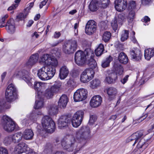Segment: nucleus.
I'll list each match as a JSON object with an SVG mask.
<instances>
[{"label": "nucleus", "instance_id": "052dcab7", "mask_svg": "<svg viewBox=\"0 0 154 154\" xmlns=\"http://www.w3.org/2000/svg\"><path fill=\"white\" fill-rule=\"evenodd\" d=\"M0 154H8L7 150L4 147H0Z\"/></svg>", "mask_w": 154, "mask_h": 154}, {"label": "nucleus", "instance_id": "c85d7f7f", "mask_svg": "<svg viewBox=\"0 0 154 154\" xmlns=\"http://www.w3.org/2000/svg\"><path fill=\"white\" fill-rule=\"evenodd\" d=\"M154 55V48H149L145 50L144 56L146 59L150 60L151 57Z\"/></svg>", "mask_w": 154, "mask_h": 154}, {"label": "nucleus", "instance_id": "6e6d98bb", "mask_svg": "<svg viewBox=\"0 0 154 154\" xmlns=\"http://www.w3.org/2000/svg\"><path fill=\"white\" fill-rule=\"evenodd\" d=\"M31 59H29V60L25 64L24 66L29 69L31 68L32 66L34 65V63L31 61Z\"/></svg>", "mask_w": 154, "mask_h": 154}, {"label": "nucleus", "instance_id": "7c9ffc66", "mask_svg": "<svg viewBox=\"0 0 154 154\" xmlns=\"http://www.w3.org/2000/svg\"><path fill=\"white\" fill-rule=\"evenodd\" d=\"M51 55L48 54H45L43 55L40 58V62H42L48 65L51 61Z\"/></svg>", "mask_w": 154, "mask_h": 154}, {"label": "nucleus", "instance_id": "a211bd4d", "mask_svg": "<svg viewBox=\"0 0 154 154\" xmlns=\"http://www.w3.org/2000/svg\"><path fill=\"white\" fill-rule=\"evenodd\" d=\"M70 122L69 118L66 116H62L59 119L58 125L59 128L62 129L63 128L67 125L68 123Z\"/></svg>", "mask_w": 154, "mask_h": 154}, {"label": "nucleus", "instance_id": "39448f33", "mask_svg": "<svg viewBox=\"0 0 154 154\" xmlns=\"http://www.w3.org/2000/svg\"><path fill=\"white\" fill-rule=\"evenodd\" d=\"M77 48V41L74 39H71L64 42L62 50L65 54H70L75 51Z\"/></svg>", "mask_w": 154, "mask_h": 154}, {"label": "nucleus", "instance_id": "bf43d9fd", "mask_svg": "<svg viewBox=\"0 0 154 154\" xmlns=\"http://www.w3.org/2000/svg\"><path fill=\"white\" fill-rule=\"evenodd\" d=\"M6 103L4 100H2L0 101V110L4 108H7L5 104Z\"/></svg>", "mask_w": 154, "mask_h": 154}, {"label": "nucleus", "instance_id": "dca6fc26", "mask_svg": "<svg viewBox=\"0 0 154 154\" xmlns=\"http://www.w3.org/2000/svg\"><path fill=\"white\" fill-rule=\"evenodd\" d=\"M102 98L99 95L93 96L90 101V105L93 107H97L99 106L102 102Z\"/></svg>", "mask_w": 154, "mask_h": 154}, {"label": "nucleus", "instance_id": "393cba45", "mask_svg": "<svg viewBox=\"0 0 154 154\" xmlns=\"http://www.w3.org/2000/svg\"><path fill=\"white\" fill-rule=\"evenodd\" d=\"M6 29L8 32L11 33H13L15 31L14 23L12 19L8 20L6 23Z\"/></svg>", "mask_w": 154, "mask_h": 154}, {"label": "nucleus", "instance_id": "9b49d317", "mask_svg": "<svg viewBox=\"0 0 154 154\" xmlns=\"http://www.w3.org/2000/svg\"><path fill=\"white\" fill-rule=\"evenodd\" d=\"M75 63L79 66L84 65L86 60V56L85 53L81 50L77 51L75 54Z\"/></svg>", "mask_w": 154, "mask_h": 154}, {"label": "nucleus", "instance_id": "13d9d810", "mask_svg": "<svg viewBox=\"0 0 154 154\" xmlns=\"http://www.w3.org/2000/svg\"><path fill=\"white\" fill-rule=\"evenodd\" d=\"M100 26L102 29H106L107 28L106 23L104 21H101L100 23Z\"/></svg>", "mask_w": 154, "mask_h": 154}, {"label": "nucleus", "instance_id": "aec40b11", "mask_svg": "<svg viewBox=\"0 0 154 154\" xmlns=\"http://www.w3.org/2000/svg\"><path fill=\"white\" fill-rule=\"evenodd\" d=\"M45 66H42L38 70L37 75L38 77L42 80H48V75L45 71Z\"/></svg>", "mask_w": 154, "mask_h": 154}, {"label": "nucleus", "instance_id": "58836bf2", "mask_svg": "<svg viewBox=\"0 0 154 154\" xmlns=\"http://www.w3.org/2000/svg\"><path fill=\"white\" fill-rule=\"evenodd\" d=\"M129 37V31L128 30H123L121 34V40L124 42Z\"/></svg>", "mask_w": 154, "mask_h": 154}, {"label": "nucleus", "instance_id": "8fccbe9b", "mask_svg": "<svg viewBox=\"0 0 154 154\" xmlns=\"http://www.w3.org/2000/svg\"><path fill=\"white\" fill-rule=\"evenodd\" d=\"M38 58V54H35L31 56L30 59H31V61L35 64L37 62Z\"/></svg>", "mask_w": 154, "mask_h": 154}, {"label": "nucleus", "instance_id": "79ce46f5", "mask_svg": "<svg viewBox=\"0 0 154 154\" xmlns=\"http://www.w3.org/2000/svg\"><path fill=\"white\" fill-rule=\"evenodd\" d=\"M84 116V112L82 110H79L77 111L74 114L73 117L79 119L80 120L82 121Z\"/></svg>", "mask_w": 154, "mask_h": 154}, {"label": "nucleus", "instance_id": "a19ab883", "mask_svg": "<svg viewBox=\"0 0 154 154\" xmlns=\"http://www.w3.org/2000/svg\"><path fill=\"white\" fill-rule=\"evenodd\" d=\"M91 86L92 88H95L99 87L100 85V80L98 79H95L90 82Z\"/></svg>", "mask_w": 154, "mask_h": 154}, {"label": "nucleus", "instance_id": "c03bdc74", "mask_svg": "<svg viewBox=\"0 0 154 154\" xmlns=\"http://www.w3.org/2000/svg\"><path fill=\"white\" fill-rule=\"evenodd\" d=\"M114 19L116 20L118 23L121 24V25H122V22L125 19V17L123 14H119L117 17H115Z\"/></svg>", "mask_w": 154, "mask_h": 154}, {"label": "nucleus", "instance_id": "ddd939ff", "mask_svg": "<svg viewBox=\"0 0 154 154\" xmlns=\"http://www.w3.org/2000/svg\"><path fill=\"white\" fill-rule=\"evenodd\" d=\"M97 23L93 20H90L86 23L85 32L88 35H91L94 33L97 29Z\"/></svg>", "mask_w": 154, "mask_h": 154}, {"label": "nucleus", "instance_id": "4468645a", "mask_svg": "<svg viewBox=\"0 0 154 154\" xmlns=\"http://www.w3.org/2000/svg\"><path fill=\"white\" fill-rule=\"evenodd\" d=\"M142 136H144L143 131H138L129 137L127 139L126 142L127 143L134 142V143L132 144V145L134 146L137 143L139 138H141Z\"/></svg>", "mask_w": 154, "mask_h": 154}, {"label": "nucleus", "instance_id": "c756f323", "mask_svg": "<svg viewBox=\"0 0 154 154\" xmlns=\"http://www.w3.org/2000/svg\"><path fill=\"white\" fill-rule=\"evenodd\" d=\"M11 135L13 142L15 143L19 142L22 140L23 137V134L20 132H19Z\"/></svg>", "mask_w": 154, "mask_h": 154}, {"label": "nucleus", "instance_id": "680f3d73", "mask_svg": "<svg viewBox=\"0 0 154 154\" xmlns=\"http://www.w3.org/2000/svg\"><path fill=\"white\" fill-rule=\"evenodd\" d=\"M128 5L131 9H134L136 6L135 2L134 1H130L128 3Z\"/></svg>", "mask_w": 154, "mask_h": 154}, {"label": "nucleus", "instance_id": "412c9836", "mask_svg": "<svg viewBox=\"0 0 154 154\" xmlns=\"http://www.w3.org/2000/svg\"><path fill=\"white\" fill-rule=\"evenodd\" d=\"M45 71H46L47 75H48V80L51 79L54 75L56 72V68L50 65L45 66Z\"/></svg>", "mask_w": 154, "mask_h": 154}, {"label": "nucleus", "instance_id": "7ed1b4c3", "mask_svg": "<svg viewBox=\"0 0 154 154\" xmlns=\"http://www.w3.org/2000/svg\"><path fill=\"white\" fill-rule=\"evenodd\" d=\"M42 124L44 129L48 133H52L55 129V124L48 116H44L42 120Z\"/></svg>", "mask_w": 154, "mask_h": 154}, {"label": "nucleus", "instance_id": "5701e85b", "mask_svg": "<svg viewBox=\"0 0 154 154\" xmlns=\"http://www.w3.org/2000/svg\"><path fill=\"white\" fill-rule=\"evenodd\" d=\"M46 85V84L41 82H34V88L37 91V95L38 94H40L42 93L41 90L45 89Z\"/></svg>", "mask_w": 154, "mask_h": 154}, {"label": "nucleus", "instance_id": "4d7b16f0", "mask_svg": "<svg viewBox=\"0 0 154 154\" xmlns=\"http://www.w3.org/2000/svg\"><path fill=\"white\" fill-rule=\"evenodd\" d=\"M117 23H118L117 21H116V20L114 19L112 21L111 23V26L113 29L114 31H116L118 27Z\"/></svg>", "mask_w": 154, "mask_h": 154}, {"label": "nucleus", "instance_id": "f3484780", "mask_svg": "<svg viewBox=\"0 0 154 154\" xmlns=\"http://www.w3.org/2000/svg\"><path fill=\"white\" fill-rule=\"evenodd\" d=\"M27 150V145L24 143H19L14 148V152L16 154H20L25 152Z\"/></svg>", "mask_w": 154, "mask_h": 154}, {"label": "nucleus", "instance_id": "603ef678", "mask_svg": "<svg viewBox=\"0 0 154 154\" xmlns=\"http://www.w3.org/2000/svg\"><path fill=\"white\" fill-rule=\"evenodd\" d=\"M28 14V13L27 12H25L24 14L20 13L17 16L16 19L19 20H23L26 18Z\"/></svg>", "mask_w": 154, "mask_h": 154}, {"label": "nucleus", "instance_id": "f704fd0d", "mask_svg": "<svg viewBox=\"0 0 154 154\" xmlns=\"http://www.w3.org/2000/svg\"><path fill=\"white\" fill-rule=\"evenodd\" d=\"M112 57L111 56H109L105 60L102 61L101 66L103 68H105L109 66V63L112 60Z\"/></svg>", "mask_w": 154, "mask_h": 154}, {"label": "nucleus", "instance_id": "f03ea898", "mask_svg": "<svg viewBox=\"0 0 154 154\" xmlns=\"http://www.w3.org/2000/svg\"><path fill=\"white\" fill-rule=\"evenodd\" d=\"M1 122L3 128L7 132H12L15 128L16 125L14 122L7 116H3L1 120Z\"/></svg>", "mask_w": 154, "mask_h": 154}, {"label": "nucleus", "instance_id": "1a4fd4ad", "mask_svg": "<svg viewBox=\"0 0 154 154\" xmlns=\"http://www.w3.org/2000/svg\"><path fill=\"white\" fill-rule=\"evenodd\" d=\"M143 137L138 140L137 148L133 150V154H140L148 146V144Z\"/></svg>", "mask_w": 154, "mask_h": 154}, {"label": "nucleus", "instance_id": "423d86ee", "mask_svg": "<svg viewBox=\"0 0 154 154\" xmlns=\"http://www.w3.org/2000/svg\"><path fill=\"white\" fill-rule=\"evenodd\" d=\"M5 95L6 100L8 102L13 101L17 98V89L14 84L11 83L8 86Z\"/></svg>", "mask_w": 154, "mask_h": 154}, {"label": "nucleus", "instance_id": "864d4df0", "mask_svg": "<svg viewBox=\"0 0 154 154\" xmlns=\"http://www.w3.org/2000/svg\"><path fill=\"white\" fill-rule=\"evenodd\" d=\"M97 119V116L95 115H90L88 124L90 125H92L96 121Z\"/></svg>", "mask_w": 154, "mask_h": 154}, {"label": "nucleus", "instance_id": "338daca9", "mask_svg": "<svg viewBox=\"0 0 154 154\" xmlns=\"http://www.w3.org/2000/svg\"><path fill=\"white\" fill-rule=\"evenodd\" d=\"M129 76L128 75H126L124 78L122 79L121 80V82L123 84H125L127 81Z\"/></svg>", "mask_w": 154, "mask_h": 154}, {"label": "nucleus", "instance_id": "a878e982", "mask_svg": "<svg viewBox=\"0 0 154 154\" xmlns=\"http://www.w3.org/2000/svg\"><path fill=\"white\" fill-rule=\"evenodd\" d=\"M59 76L60 78L63 79L66 77L68 75L69 71L66 66H62L60 69Z\"/></svg>", "mask_w": 154, "mask_h": 154}, {"label": "nucleus", "instance_id": "e2e57ef3", "mask_svg": "<svg viewBox=\"0 0 154 154\" xmlns=\"http://www.w3.org/2000/svg\"><path fill=\"white\" fill-rule=\"evenodd\" d=\"M107 74H108V76H111L112 77L114 76H116V74L112 70H108L106 71Z\"/></svg>", "mask_w": 154, "mask_h": 154}, {"label": "nucleus", "instance_id": "4be33fe9", "mask_svg": "<svg viewBox=\"0 0 154 154\" xmlns=\"http://www.w3.org/2000/svg\"><path fill=\"white\" fill-rule=\"evenodd\" d=\"M43 97L41 95L38 94L37 95L36 99L34 108L35 109L41 108L43 106Z\"/></svg>", "mask_w": 154, "mask_h": 154}, {"label": "nucleus", "instance_id": "0eeeda50", "mask_svg": "<svg viewBox=\"0 0 154 154\" xmlns=\"http://www.w3.org/2000/svg\"><path fill=\"white\" fill-rule=\"evenodd\" d=\"M61 86V83L57 82L52 86L48 87L45 91L44 94L48 99L53 98V96L58 92Z\"/></svg>", "mask_w": 154, "mask_h": 154}, {"label": "nucleus", "instance_id": "5fc2aeb1", "mask_svg": "<svg viewBox=\"0 0 154 154\" xmlns=\"http://www.w3.org/2000/svg\"><path fill=\"white\" fill-rule=\"evenodd\" d=\"M135 16V12L133 11H130L129 14L128 20L129 22H131L133 20Z\"/></svg>", "mask_w": 154, "mask_h": 154}, {"label": "nucleus", "instance_id": "cd10ccee", "mask_svg": "<svg viewBox=\"0 0 154 154\" xmlns=\"http://www.w3.org/2000/svg\"><path fill=\"white\" fill-rule=\"evenodd\" d=\"M118 59L121 63L124 64H127L128 61V59L127 55L123 52H121L119 54Z\"/></svg>", "mask_w": 154, "mask_h": 154}, {"label": "nucleus", "instance_id": "a18cd8bd", "mask_svg": "<svg viewBox=\"0 0 154 154\" xmlns=\"http://www.w3.org/2000/svg\"><path fill=\"white\" fill-rule=\"evenodd\" d=\"M8 17V15L6 14L0 18V27L2 28L6 26V24L5 23V21Z\"/></svg>", "mask_w": 154, "mask_h": 154}, {"label": "nucleus", "instance_id": "f8f14e48", "mask_svg": "<svg viewBox=\"0 0 154 154\" xmlns=\"http://www.w3.org/2000/svg\"><path fill=\"white\" fill-rule=\"evenodd\" d=\"M94 72L92 69H86L82 73L80 79L83 83L89 82L94 76Z\"/></svg>", "mask_w": 154, "mask_h": 154}, {"label": "nucleus", "instance_id": "72a5a7b5", "mask_svg": "<svg viewBox=\"0 0 154 154\" xmlns=\"http://www.w3.org/2000/svg\"><path fill=\"white\" fill-rule=\"evenodd\" d=\"M127 4V2L124 0L123 3L119 5H115V7L117 11L121 12L123 11L126 8Z\"/></svg>", "mask_w": 154, "mask_h": 154}, {"label": "nucleus", "instance_id": "f257e3e1", "mask_svg": "<svg viewBox=\"0 0 154 154\" xmlns=\"http://www.w3.org/2000/svg\"><path fill=\"white\" fill-rule=\"evenodd\" d=\"M63 148L68 152H73L72 154H75L80 149L77 148V143L75 138L71 137L66 139H63L61 142Z\"/></svg>", "mask_w": 154, "mask_h": 154}, {"label": "nucleus", "instance_id": "69168bd1", "mask_svg": "<svg viewBox=\"0 0 154 154\" xmlns=\"http://www.w3.org/2000/svg\"><path fill=\"white\" fill-rule=\"evenodd\" d=\"M74 82L73 80L69 79L67 83V85L69 87H71L73 85Z\"/></svg>", "mask_w": 154, "mask_h": 154}, {"label": "nucleus", "instance_id": "0e129e2a", "mask_svg": "<svg viewBox=\"0 0 154 154\" xmlns=\"http://www.w3.org/2000/svg\"><path fill=\"white\" fill-rule=\"evenodd\" d=\"M18 7V4H13L11 6L9 7L8 9V11H11L16 9Z\"/></svg>", "mask_w": 154, "mask_h": 154}, {"label": "nucleus", "instance_id": "c9c22d12", "mask_svg": "<svg viewBox=\"0 0 154 154\" xmlns=\"http://www.w3.org/2000/svg\"><path fill=\"white\" fill-rule=\"evenodd\" d=\"M104 51V45L102 44H100L95 50V53L97 56H100L103 53Z\"/></svg>", "mask_w": 154, "mask_h": 154}, {"label": "nucleus", "instance_id": "09e8293b", "mask_svg": "<svg viewBox=\"0 0 154 154\" xmlns=\"http://www.w3.org/2000/svg\"><path fill=\"white\" fill-rule=\"evenodd\" d=\"M116 77V76H114L113 77L111 76H107L106 77L105 81L109 84H111L114 82L116 80L115 78Z\"/></svg>", "mask_w": 154, "mask_h": 154}, {"label": "nucleus", "instance_id": "473e14b6", "mask_svg": "<svg viewBox=\"0 0 154 154\" xmlns=\"http://www.w3.org/2000/svg\"><path fill=\"white\" fill-rule=\"evenodd\" d=\"M87 63L88 65L90 66V68H88L92 69L95 68L97 66V63L95 60L94 59V56L92 55L91 56V58L88 60Z\"/></svg>", "mask_w": 154, "mask_h": 154}, {"label": "nucleus", "instance_id": "6ab92c4d", "mask_svg": "<svg viewBox=\"0 0 154 154\" xmlns=\"http://www.w3.org/2000/svg\"><path fill=\"white\" fill-rule=\"evenodd\" d=\"M106 91L109 97V100L110 101L112 100L115 98L117 93L116 89L112 87L107 88Z\"/></svg>", "mask_w": 154, "mask_h": 154}, {"label": "nucleus", "instance_id": "774afa93", "mask_svg": "<svg viewBox=\"0 0 154 154\" xmlns=\"http://www.w3.org/2000/svg\"><path fill=\"white\" fill-rule=\"evenodd\" d=\"M29 118L30 119L35 121V119H36V116L35 114L34 113L31 114Z\"/></svg>", "mask_w": 154, "mask_h": 154}, {"label": "nucleus", "instance_id": "ea45409f", "mask_svg": "<svg viewBox=\"0 0 154 154\" xmlns=\"http://www.w3.org/2000/svg\"><path fill=\"white\" fill-rule=\"evenodd\" d=\"M82 121L79 119L73 117L72 120V125L73 127L77 128L80 125Z\"/></svg>", "mask_w": 154, "mask_h": 154}, {"label": "nucleus", "instance_id": "37998d69", "mask_svg": "<svg viewBox=\"0 0 154 154\" xmlns=\"http://www.w3.org/2000/svg\"><path fill=\"white\" fill-rule=\"evenodd\" d=\"M12 142L13 140L11 135L6 136L3 140V143L6 146L10 144Z\"/></svg>", "mask_w": 154, "mask_h": 154}, {"label": "nucleus", "instance_id": "20e7f679", "mask_svg": "<svg viewBox=\"0 0 154 154\" xmlns=\"http://www.w3.org/2000/svg\"><path fill=\"white\" fill-rule=\"evenodd\" d=\"M90 133L89 127L86 126L82 127L76 132V138L80 142L85 143L89 137Z\"/></svg>", "mask_w": 154, "mask_h": 154}, {"label": "nucleus", "instance_id": "3c124183", "mask_svg": "<svg viewBox=\"0 0 154 154\" xmlns=\"http://www.w3.org/2000/svg\"><path fill=\"white\" fill-rule=\"evenodd\" d=\"M116 69V75H121L123 72V68L122 66L120 65L118 66Z\"/></svg>", "mask_w": 154, "mask_h": 154}, {"label": "nucleus", "instance_id": "2eb2a0df", "mask_svg": "<svg viewBox=\"0 0 154 154\" xmlns=\"http://www.w3.org/2000/svg\"><path fill=\"white\" fill-rule=\"evenodd\" d=\"M130 55L131 59L134 61H140L142 56L141 51L136 49H132L130 50Z\"/></svg>", "mask_w": 154, "mask_h": 154}, {"label": "nucleus", "instance_id": "de8ad7c7", "mask_svg": "<svg viewBox=\"0 0 154 154\" xmlns=\"http://www.w3.org/2000/svg\"><path fill=\"white\" fill-rule=\"evenodd\" d=\"M50 60H51L50 61V63H49L48 65L52 66L53 67H55V68L57 66L58 62L57 59L55 57L51 56Z\"/></svg>", "mask_w": 154, "mask_h": 154}, {"label": "nucleus", "instance_id": "2f4dec72", "mask_svg": "<svg viewBox=\"0 0 154 154\" xmlns=\"http://www.w3.org/2000/svg\"><path fill=\"white\" fill-rule=\"evenodd\" d=\"M97 6H98V0H92L89 5V9L91 11H96L97 10Z\"/></svg>", "mask_w": 154, "mask_h": 154}, {"label": "nucleus", "instance_id": "6e6552de", "mask_svg": "<svg viewBox=\"0 0 154 154\" xmlns=\"http://www.w3.org/2000/svg\"><path fill=\"white\" fill-rule=\"evenodd\" d=\"M14 75L22 78L29 86H32V82H34L33 80H34V79L31 77L29 70H26L23 69L20 70L17 73H15Z\"/></svg>", "mask_w": 154, "mask_h": 154}, {"label": "nucleus", "instance_id": "bb28decb", "mask_svg": "<svg viewBox=\"0 0 154 154\" xmlns=\"http://www.w3.org/2000/svg\"><path fill=\"white\" fill-rule=\"evenodd\" d=\"M34 135L33 132L31 129H26L24 132L23 136L24 139L26 140H31Z\"/></svg>", "mask_w": 154, "mask_h": 154}, {"label": "nucleus", "instance_id": "b1692460", "mask_svg": "<svg viewBox=\"0 0 154 154\" xmlns=\"http://www.w3.org/2000/svg\"><path fill=\"white\" fill-rule=\"evenodd\" d=\"M68 102V99L66 95H63L60 97L58 102V107L61 108H65Z\"/></svg>", "mask_w": 154, "mask_h": 154}, {"label": "nucleus", "instance_id": "4c0bfd02", "mask_svg": "<svg viewBox=\"0 0 154 154\" xmlns=\"http://www.w3.org/2000/svg\"><path fill=\"white\" fill-rule=\"evenodd\" d=\"M98 6L104 8H106L110 2L109 0H98Z\"/></svg>", "mask_w": 154, "mask_h": 154}, {"label": "nucleus", "instance_id": "9d476101", "mask_svg": "<svg viewBox=\"0 0 154 154\" xmlns=\"http://www.w3.org/2000/svg\"><path fill=\"white\" fill-rule=\"evenodd\" d=\"M87 90L80 88L77 90L74 94L73 98L75 102L82 101L85 99L87 97Z\"/></svg>", "mask_w": 154, "mask_h": 154}, {"label": "nucleus", "instance_id": "e433bc0d", "mask_svg": "<svg viewBox=\"0 0 154 154\" xmlns=\"http://www.w3.org/2000/svg\"><path fill=\"white\" fill-rule=\"evenodd\" d=\"M48 110L50 115H52L55 114L57 111V108L56 105L54 104L49 106Z\"/></svg>", "mask_w": 154, "mask_h": 154}, {"label": "nucleus", "instance_id": "49530a36", "mask_svg": "<svg viewBox=\"0 0 154 154\" xmlns=\"http://www.w3.org/2000/svg\"><path fill=\"white\" fill-rule=\"evenodd\" d=\"M111 36V33L109 32H106L103 34V40L105 42H108L110 39Z\"/></svg>", "mask_w": 154, "mask_h": 154}]
</instances>
